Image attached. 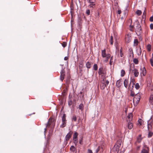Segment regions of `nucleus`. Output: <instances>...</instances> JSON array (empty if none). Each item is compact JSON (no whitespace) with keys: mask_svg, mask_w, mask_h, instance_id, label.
<instances>
[{"mask_svg":"<svg viewBox=\"0 0 153 153\" xmlns=\"http://www.w3.org/2000/svg\"><path fill=\"white\" fill-rule=\"evenodd\" d=\"M122 141L121 140L117 141L113 147L112 151L114 152H118L120 149V148L121 144Z\"/></svg>","mask_w":153,"mask_h":153,"instance_id":"nucleus-1","label":"nucleus"},{"mask_svg":"<svg viewBox=\"0 0 153 153\" xmlns=\"http://www.w3.org/2000/svg\"><path fill=\"white\" fill-rule=\"evenodd\" d=\"M141 98V94L140 93L136 94L133 99L134 103L136 102V104L139 103Z\"/></svg>","mask_w":153,"mask_h":153,"instance_id":"nucleus-2","label":"nucleus"},{"mask_svg":"<svg viewBox=\"0 0 153 153\" xmlns=\"http://www.w3.org/2000/svg\"><path fill=\"white\" fill-rule=\"evenodd\" d=\"M149 147L146 145H144L143 147L141 153H149Z\"/></svg>","mask_w":153,"mask_h":153,"instance_id":"nucleus-3","label":"nucleus"},{"mask_svg":"<svg viewBox=\"0 0 153 153\" xmlns=\"http://www.w3.org/2000/svg\"><path fill=\"white\" fill-rule=\"evenodd\" d=\"M65 76V71L64 69H62L60 72V79L62 81L64 79Z\"/></svg>","mask_w":153,"mask_h":153,"instance_id":"nucleus-4","label":"nucleus"},{"mask_svg":"<svg viewBox=\"0 0 153 153\" xmlns=\"http://www.w3.org/2000/svg\"><path fill=\"white\" fill-rule=\"evenodd\" d=\"M72 134L73 131H70L67 134L65 137V139L66 141H68L69 140Z\"/></svg>","mask_w":153,"mask_h":153,"instance_id":"nucleus-5","label":"nucleus"},{"mask_svg":"<svg viewBox=\"0 0 153 153\" xmlns=\"http://www.w3.org/2000/svg\"><path fill=\"white\" fill-rule=\"evenodd\" d=\"M137 26L136 27V30L137 32H139L140 33V32L142 30L141 26L140 24L139 23V22H137Z\"/></svg>","mask_w":153,"mask_h":153,"instance_id":"nucleus-6","label":"nucleus"},{"mask_svg":"<svg viewBox=\"0 0 153 153\" xmlns=\"http://www.w3.org/2000/svg\"><path fill=\"white\" fill-rule=\"evenodd\" d=\"M140 70L142 71L140 73V75L141 76H142V75H143V76H145L146 72V70L145 67H143V69L142 68H141L140 69Z\"/></svg>","mask_w":153,"mask_h":153,"instance_id":"nucleus-7","label":"nucleus"},{"mask_svg":"<svg viewBox=\"0 0 153 153\" xmlns=\"http://www.w3.org/2000/svg\"><path fill=\"white\" fill-rule=\"evenodd\" d=\"M88 2L90 3L89 6L90 7H94L95 5L94 4L95 0H88Z\"/></svg>","mask_w":153,"mask_h":153,"instance_id":"nucleus-8","label":"nucleus"},{"mask_svg":"<svg viewBox=\"0 0 153 153\" xmlns=\"http://www.w3.org/2000/svg\"><path fill=\"white\" fill-rule=\"evenodd\" d=\"M78 135V133L77 132H75L73 134V139L74 140V142L75 143L76 142L77 143V136Z\"/></svg>","mask_w":153,"mask_h":153,"instance_id":"nucleus-9","label":"nucleus"},{"mask_svg":"<svg viewBox=\"0 0 153 153\" xmlns=\"http://www.w3.org/2000/svg\"><path fill=\"white\" fill-rule=\"evenodd\" d=\"M132 72H133L134 75L135 77H137L138 76L139 73L137 69L136 68H134V69L132 70Z\"/></svg>","mask_w":153,"mask_h":153,"instance_id":"nucleus-10","label":"nucleus"},{"mask_svg":"<svg viewBox=\"0 0 153 153\" xmlns=\"http://www.w3.org/2000/svg\"><path fill=\"white\" fill-rule=\"evenodd\" d=\"M105 72L102 68H100L99 69L98 74L99 75H102L103 76Z\"/></svg>","mask_w":153,"mask_h":153,"instance_id":"nucleus-11","label":"nucleus"},{"mask_svg":"<svg viewBox=\"0 0 153 153\" xmlns=\"http://www.w3.org/2000/svg\"><path fill=\"white\" fill-rule=\"evenodd\" d=\"M101 84L100 85V88L101 89L103 90L104 89L105 87L106 86L105 84V79H103L102 81L101 82Z\"/></svg>","mask_w":153,"mask_h":153,"instance_id":"nucleus-12","label":"nucleus"},{"mask_svg":"<svg viewBox=\"0 0 153 153\" xmlns=\"http://www.w3.org/2000/svg\"><path fill=\"white\" fill-rule=\"evenodd\" d=\"M128 80L127 79H126L124 82V86L127 88L128 86Z\"/></svg>","mask_w":153,"mask_h":153,"instance_id":"nucleus-13","label":"nucleus"},{"mask_svg":"<svg viewBox=\"0 0 153 153\" xmlns=\"http://www.w3.org/2000/svg\"><path fill=\"white\" fill-rule=\"evenodd\" d=\"M105 49H104V50H102V56L103 57H106V55L105 53Z\"/></svg>","mask_w":153,"mask_h":153,"instance_id":"nucleus-14","label":"nucleus"},{"mask_svg":"<svg viewBox=\"0 0 153 153\" xmlns=\"http://www.w3.org/2000/svg\"><path fill=\"white\" fill-rule=\"evenodd\" d=\"M133 117L132 114L131 113H129L127 117L129 119V121H130L132 119V118Z\"/></svg>","mask_w":153,"mask_h":153,"instance_id":"nucleus-15","label":"nucleus"},{"mask_svg":"<svg viewBox=\"0 0 153 153\" xmlns=\"http://www.w3.org/2000/svg\"><path fill=\"white\" fill-rule=\"evenodd\" d=\"M92 64V63L88 62L86 64V67L88 68H90Z\"/></svg>","mask_w":153,"mask_h":153,"instance_id":"nucleus-16","label":"nucleus"},{"mask_svg":"<svg viewBox=\"0 0 153 153\" xmlns=\"http://www.w3.org/2000/svg\"><path fill=\"white\" fill-rule=\"evenodd\" d=\"M133 125L132 123L130 122H129L128 123V128L129 129H131L133 127Z\"/></svg>","mask_w":153,"mask_h":153,"instance_id":"nucleus-17","label":"nucleus"},{"mask_svg":"<svg viewBox=\"0 0 153 153\" xmlns=\"http://www.w3.org/2000/svg\"><path fill=\"white\" fill-rule=\"evenodd\" d=\"M135 83V79H131V81L130 83V85L129 86V89L130 90L131 89V85L132 84L133 85H134Z\"/></svg>","mask_w":153,"mask_h":153,"instance_id":"nucleus-18","label":"nucleus"},{"mask_svg":"<svg viewBox=\"0 0 153 153\" xmlns=\"http://www.w3.org/2000/svg\"><path fill=\"white\" fill-rule=\"evenodd\" d=\"M79 109L82 111L84 109V105L83 104H80L78 107Z\"/></svg>","mask_w":153,"mask_h":153,"instance_id":"nucleus-19","label":"nucleus"},{"mask_svg":"<svg viewBox=\"0 0 153 153\" xmlns=\"http://www.w3.org/2000/svg\"><path fill=\"white\" fill-rule=\"evenodd\" d=\"M53 119L51 118H49L48 120V123L47 126H50L52 123V122H53V121H52Z\"/></svg>","mask_w":153,"mask_h":153,"instance_id":"nucleus-20","label":"nucleus"},{"mask_svg":"<svg viewBox=\"0 0 153 153\" xmlns=\"http://www.w3.org/2000/svg\"><path fill=\"white\" fill-rule=\"evenodd\" d=\"M121 81L120 80H117L116 82V85L117 87H120L121 86Z\"/></svg>","mask_w":153,"mask_h":153,"instance_id":"nucleus-21","label":"nucleus"},{"mask_svg":"<svg viewBox=\"0 0 153 153\" xmlns=\"http://www.w3.org/2000/svg\"><path fill=\"white\" fill-rule=\"evenodd\" d=\"M66 125V122H62V123L61 125L60 126V127L61 128H63L65 127Z\"/></svg>","mask_w":153,"mask_h":153,"instance_id":"nucleus-22","label":"nucleus"},{"mask_svg":"<svg viewBox=\"0 0 153 153\" xmlns=\"http://www.w3.org/2000/svg\"><path fill=\"white\" fill-rule=\"evenodd\" d=\"M141 136V135L140 134L137 138V142L139 143H140L142 140Z\"/></svg>","mask_w":153,"mask_h":153,"instance_id":"nucleus-23","label":"nucleus"},{"mask_svg":"<svg viewBox=\"0 0 153 153\" xmlns=\"http://www.w3.org/2000/svg\"><path fill=\"white\" fill-rule=\"evenodd\" d=\"M146 48L149 51H150L151 50V45L150 44H148L146 46Z\"/></svg>","mask_w":153,"mask_h":153,"instance_id":"nucleus-24","label":"nucleus"},{"mask_svg":"<svg viewBox=\"0 0 153 153\" xmlns=\"http://www.w3.org/2000/svg\"><path fill=\"white\" fill-rule=\"evenodd\" d=\"M62 121L66 122V115L65 114H63L62 118Z\"/></svg>","mask_w":153,"mask_h":153,"instance_id":"nucleus-25","label":"nucleus"},{"mask_svg":"<svg viewBox=\"0 0 153 153\" xmlns=\"http://www.w3.org/2000/svg\"><path fill=\"white\" fill-rule=\"evenodd\" d=\"M126 40L127 42L129 43L131 40V37L129 36L128 35L127 37L126 38Z\"/></svg>","mask_w":153,"mask_h":153,"instance_id":"nucleus-26","label":"nucleus"},{"mask_svg":"<svg viewBox=\"0 0 153 153\" xmlns=\"http://www.w3.org/2000/svg\"><path fill=\"white\" fill-rule=\"evenodd\" d=\"M106 59L105 60V61L107 62L108 61V59L110 57L111 55L109 54H108L106 55Z\"/></svg>","mask_w":153,"mask_h":153,"instance_id":"nucleus-27","label":"nucleus"},{"mask_svg":"<svg viewBox=\"0 0 153 153\" xmlns=\"http://www.w3.org/2000/svg\"><path fill=\"white\" fill-rule=\"evenodd\" d=\"M153 134V133L151 131H149L148 137V138H150L152 136Z\"/></svg>","mask_w":153,"mask_h":153,"instance_id":"nucleus-28","label":"nucleus"},{"mask_svg":"<svg viewBox=\"0 0 153 153\" xmlns=\"http://www.w3.org/2000/svg\"><path fill=\"white\" fill-rule=\"evenodd\" d=\"M70 150L72 152H74L75 150V148L74 146H72L70 148Z\"/></svg>","mask_w":153,"mask_h":153,"instance_id":"nucleus-29","label":"nucleus"},{"mask_svg":"<svg viewBox=\"0 0 153 153\" xmlns=\"http://www.w3.org/2000/svg\"><path fill=\"white\" fill-rule=\"evenodd\" d=\"M134 46L137 45L138 44V41L137 39H135L134 40Z\"/></svg>","mask_w":153,"mask_h":153,"instance_id":"nucleus-30","label":"nucleus"},{"mask_svg":"<svg viewBox=\"0 0 153 153\" xmlns=\"http://www.w3.org/2000/svg\"><path fill=\"white\" fill-rule=\"evenodd\" d=\"M125 74V72L124 70H122L121 71V76H124Z\"/></svg>","mask_w":153,"mask_h":153,"instance_id":"nucleus-31","label":"nucleus"},{"mask_svg":"<svg viewBox=\"0 0 153 153\" xmlns=\"http://www.w3.org/2000/svg\"><path fill=\"white\" fill-rule=\"evenodd\" d=\"M133 62L136 64H137L138 63V60L137 59L134 58L133 59Z\"/></svg>","mask_w":153,"mask_h":153,"instance_id":"nucleus-32","label":"nucleus"},{"mask_svg":"<svg viewBox=\"0 0 153 153\" xmlns=\"http://www.w3.org/2000/svg\"><path fill=\"white\" fill-rule=\"evenodd\" d=\"M93 68H94V70H95V71L97 70L98 69V66H97V64H94V65Z\"/></svg>","mask_w":153,"mask_h":153,"instance_id":"nucleus-33","label":"nucleus"},{"mask_svg":"<svg viewBox=\"0 0 153 153\" xmlns=\"http://www.w3.org/2000/svg\"><path fill=\"white\" fill-rule=\"evenodd\" d=\"M136 13L137 15L140 16L142 12L141 10H138L136 11Z\"/></svg>","mask_w":153,"mask_h":153,"instance_id":"nucleus-34","label":"nucleus"},{"mask_svg":"<svg viewBox=\"0 0 153 153\" xmlns=\"http://www.w3.org/2000/svg\"><path fill=\"white\" fill-rule=\"evenodd\" d=\"M72 119V121H76V116L75 115H73Z\"/></svg>","mask_w":153,"mask_h":153,"instance_id":"nucleus-35","label":"nucleus"},{"mask_svg":"<svg viewBox=\"0 0 153 153\" xmlns=\"http://www.w3.org/2000/svg\"><path fill=\"white\" fill-rule=\"evenodd\" d=\"M135 88L137 89H138L140 88V85L138 83H137L135 85Z\"/></svg>","mask_w":153,"mask_h":153,"instance_id":"nucleus-36","label":"nucleus"},{"mask_svg":"<svg viewBox=\"0 0 153 153\" xmlns=\"http://www.w3.org/2000/svg\"><path fill=\"white\" fill-rule=\"evenodd\" d=\"M120 56L121 57H123V53H122V48H121V49L120 50Z\"/></svg>","mask_w":153,"mask_h":153,"instance_id":"nucleus-37","label":"nucleus"},{"mask_svg":"<svg viewBox=\"0 0 153 153\" xmlns=\"http://www.w3.org/2000/svg\"><path fill=\"white\" fill-rule=\"evenodd\" d=\"M113 37L112 36H111V39H110V43L112 45L113 44Z\"/></svg>","mask_w":153,"mask_h":153,"instance_id":"nucleus-38","label":"nucleus"},{"mask_svg":"<svg viewBox=\"0 0 153 153\" xmlns=\"http://www.w3.org/2000/svg\"><path fill=\"white\" fill-rule=\"evenodd\" d=\"M62 46L64 47H65L67 45V43L66 42H63L62 44Z\"/></svg>","mask_w":153,"mask_h":153,"instance_id":"nucleus-39","label":"nucleus"},{"mask_svg":"<svg viewBox=\"0 0 153 153\" xmlns=\"http://www.w3.org/2000/svg\"><path fill=\"white\" fill-rule=\"evenodd\" d=\"M109 82L108 80H105V84L107 86L109 84Z\"/></svg>","mask_w":153,"mask_h":153,"instance_id":"nucleus-40","label":"nucleus"},{"mask_svg":"<svg viewBox=\"0 0 153 153\" xmlns=\"http://www.w3.org/2000/svg\"><path fill=\"white\" fill-rule=\"evenodd\" d=\"M86 13L88 15H89L90 14V10H88L86 11Z\"/></svg>","mask_w":153,"mask_h":153,"instance_id":"nucleus-41","label":"nucleus"},{"mask_svg":"<svg viewBox=\"0 0 153 153\" xmlns=\"http://www.w3.org/2000/svg\"><path fill=\"white\" fill-rule=\"evenodd\" d=\"M83 138L82 137L79 140V143L81 144H82Z\"/></svg>","mask_w":153,"mask_h":153,"instance_id":"nucleus-42","label":"nucleus"},{"mask_svg":"<svg viewBox=\"0 0 153 153\" xmlns=\"http://www.w3.org/2000/svg\"><path fill=\"white\" fill-rule=\"evenodd\" d=\"M131 95H130L131 96H132V97L134 96V92H133L132 90H131Z\"/></svg>","mask_w":153,"mask_h":153,"instance_id":"nucleus-43","label":"nucleus"},{"mask_svg":"<svg viewBox=\"0 0 153 153\" xmlns=\"http://www.w3.org/2000/svg\"><path fill=\"white\" fill-rule=\"evenodd\" d=\"M100 149V146H99L96 150V153H98V152L99 151Z\"/></svg>","mask_w":153,"mask_h":153,"instance_id":"nucleus-44","label":"nucleus"},{"mask_svg":"<svg viewBox=\"0 0 153 153\" xmlns=\"http://www.w3.org/2000/svg\"><path fill=\"white\" fill-rule=\"evenodd\" d=\"M150 61L151 65L153 67V59H150Z\"/></svg>","mask_w":153,"mask_h":153,"instance_id":"nucleus-45","label":"nucleus"},{"mask_svg":"<svg viewBox=\"0 0 153 153\" xmlns=\"http://www.w3.org/2000/svg\"><path fill=\"white\" fill-rule=\"evenodd\" d=\"M127 10L124 11V17H126L127 15Z\"/></svg>","mask_w":153,"mask_h":153,"instance_id":"nucleus-46","label":"nucleus"},{"mask_svg":"<svg viewBox=\"0 0 153 153\" xmlns=\"http://www.w3.org/2000/svg\"><path fill=\"white\" fill-rule=\"evenodd\" d=\"M150 28L151 30H152L153 29V24H151L150 25Z\"/></svg>","mask_w":153,"mask_h":153,"instance_id":"nucleus-47","label":"nucleus"},{"mask_svg":"<svg viewBox=\"0 0 153 153\" xmlns=\"http://www.w3.org/2000/svg\"><path fill=\"white\" fill-rule=\"evenodd\" d=\"M149 100H153V95L150 96Z\"/></svg>","mask_w":153,"mask_h":153,"instance_id":"nucleus-48","label":"nucleus"},{"mask_svg":"<svg viewBox=\"0 0 153 153\" xmlns=\"http://www.w3.org/2000/svg\"><path fill=\"white\" fill-rule=\"evenodd\" d=\"M141 121H142V120L141 119H140V120H138V122L140 124V125H141V124H142Z\"/></svg>","mask_w":153,"mask_h":153,"instance_id":"nucleus-49","label":"nucleus"},{"mask_svg":"<svg viewBox=\"0 0 153 153\" xmlns=\"http://www.w3.org/2000/svg\"><path fill=\"white\" fill-rule=\"evenodd\" d=\"M150 20L151 22H152L153 21V16L150 17Z\"/></svg>","mask_w":153,"mask_h":153,"instance_id":"nucleus-50","label":"nucleus"},{"mask_svg":"<svg viewBox=\"0 0 153 153\" xmlns=\"http://www.w3.org/2000/svg\"><path fill=\"white\" fill-rule=\"evenodd\" d=\"M88 153H93L92 150L90 149H88Z\"/></svg>","mask_w":153,"mask_h":153,"instance_id":"nucleus-51","label":"nucleus"},{"mask_svg":"<svg viewBox=\"0 0 153 153\" xmlns=\"http://www.w3.org/2000/svg\"><path fill=\"white\" fill-rule=\"evenodd\" d=\"M68 59V57L67 56H65L64 58V59L65 60H67Z\"/></svg>","mask_w":153,"mask_h":153,"instance_id":"nucleus-52","label":"nucleus"},{"mask_svg":"<svg viewBox=\"0 0 153 153\" xmlns=\"http://www.w3.org/2000/svg\"><path fill=\"white\" fill-rule=\"evenodd\" d=\"M132 85V87H131V89H130V90H132V89H133V87H134V85ZM129 87H129V88H128V89H129ZM129 90H130V89H129Z\"/></svg>","mask_w":153,"mask_h":153,"instance_id":"nucleus-53","label":"nucleus"},{"mask_svg":"<svg viewBox=\"0 0 153 153\" xmlns=\"http://www.w3.org/2000/svg\"><path fill=\"white\" fill-rule=\"evenodd\" d=\"M121 11L120 10H119L117 12V13L119 14H120L121 13Z\"/></svg>","mask_w":153,"mask_h":153,"instance_id":"nucleus-54","label":"nucleus"},{"mask_svg":"<svg viewBox=\"0 0 153 153\" xmlns=\"http://www.w3.org/2000/svg\"><path fill=\"white\" fill-rule=\"evenodd\" d=\"M149 102L151 104L153 105V100H149Z\"/></svg>","mask_w":153,"mask_h":153,"instance_id":"nucleus-55","label":"nucleus"},{"mask_svg":"<svg viewBox=\"0 0 153 153\" xmlns=\"http://www.w3.org/2000/svg\"><path fill=\"white\" fill-rule=\"evenodd\" d=\"M47 126H46V128H45V129H45V131H46Z\"/></svg>","mask_w":153,"mask_h":153,"instance_id":"nucleus-56","label":"nucleus"},{"mask_svg":"<svg viewBox=\"0 0 153 153\" xmlns=\"http://www.w3.org/2000/svg\"><path fill=\"white\" fill-rule=\"evenodd\" d=\"M125 18V17H124V16H122V17H121V19H124Z\"/></svg>","mask_w":153,"mask_h":153,"instance_id":"nucleus-57","label":"nucleus"},{"mask_svg":"<svg viewBox=\"0 0 153 153\" xmlns=\"http://www.w3.org/2000/svg\"><path fill=\"white\" fill-rule=\"evenodd\" d=\"M110 64L111 65H112V62L111 61V60H110Z\"/></svg>","mask_w":153,"mask_h":153,"instance_id":"nucleus-58","label":"nucleus"},{"mask_svg":"<svg viewBox=\"0 0 153 153\" xmlns=\"http://www.w3.org/2000/svg\"><path fill=\"white\" fill-rule=\"evenodd\" d=\"M130 27H131V28H133L134 27L133 26H131V25H130Z\"/></svg>","mask_w":153,"mask_h":153,"instance_id":"nucleus-59","label":"nucleus"},{"mask_svg":"<svg viewBox=\"0 0 153 153\" xmlns=\"http://www.w3.org/2000/svg\"><path fill=\"white\" fill-rule=\"evenodd\" d=\"M113 60V57L112 56L111 57V58L110 59V60Z\"/></svg>","mask_w":153,"mask_h":153,"instance_id":"nucleus-60","label":"nucleus"},{"mask_svg":"<svg viewBox=\"0 0 153 153\" xmlns=\"http://www.w3.org/2000/svg\"><path fill=\"white\" fill-rule=\"evenodd\" d=\"M143 14H146V12H145V11H144V12H143Z\"/></svg>","mask_w":153,"mask_h":153,"instance_id":"nucleus-61","label":"nucleus"},{"mask_svg":"<svg viewBox=\"0 0 153 153\" xmlns=\"http://www.w3.org/2000/svg\"><path fill=\"white\" fill-rule=\"evenodd\" d=\"M149 125L148 124V128L149 130Z\"/></svg>","mask_w":153,"mask_h":153,"instance_id":"nucleus-62","label":"nucleus"},{"mask_svg":"<svg viewBox=\"0 0 153 153\" xmlns=\"http://www.w3.org/2000/svg\"><path fill=\"white\" fill-rule=\"evenodd\" d=\"M152 57L153 59V53H152Z\"/></svg>","mask_w":153,"mask_h":153,"instance_id":"nucleus-63","label":"nucleus"},{"mask_svg":"<svg viewBox=\"0 0 153 153\" xmlns=\"http://www.w3.org/2000/svg\"><path fill=\"white\" fill-rule=\"evenodd\" d=\"M140 54H141V50H140Z\"/></svg>","mask_w":153,"mask_h":153,"instance_id":"nucleus-64","label":"nucleus"}]
</instances>
